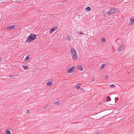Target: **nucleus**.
Listing matches in <instances>:
<instances>
[{
    "instance_id": "26",
    "label": "nucleus",
    "mask_w": 134,
    "mask_h": 134,
    "mask_svg": "<svg viewBox=\"0 0 134 134\" xmlns=\"http://www.w3.org/2000/svg\"><path fill=\"white\" fill-rule=\"evenodd\" d=\"M47 108V106H46L44 108V109H46Z\"/></svg>"
},
{
    "instance_id": "33",
    "label": "nucleus",
    "mask_w": 134,
    "mask_h": 134,
    "mask_svg": "<svg viewBox=\"0 0 134 134\" xmlns=\"http://www.w3.org/2000/svg\"><path fill=\"white\" fill-rule=\"evenodd\" d=\"M101 104V103H99V104Z\"/></svg>"
},
{
    "instance_id": "27",
    "label": "nucleus",
    "mask_w": 134,
    "mask_h": 134,
    "mask_svg": "<svg viewBox=\"0 0 134 134\" xmlns=\"http://www.w3.org/2000/svg\"><path fill=\"white\" fill-rule=\"evenodd\" d=\"M29 112V110H27V112H26V113H28Z\"/></svg>"
},
{
    "instance_id": "22",
    "label": "nucleus",
    "mask_w": 134,
    "mask_h": 134,
    "mask_svg": "<svg viewBox=\"0 0 134 134\" xmlns=\"http://www.w3.org/2000/svg\"><path fill=\"white\" fill-rule=\"evenodd\" d=\"M110 87H115V85L113 84H112L110 86Z\"/></svg>"
},
{
    "instance_id": "8",
    "label": "nucleus",
    "mask_w": 134,
    "mask_h": 134,
    "mask_svg": "<svg viewBox=\"0 0 134 134\" xmlns=\"http://www.w3.org/2000/svg\"><path fill=\"white\" fill-rule=\"evenodd\" d=\"M29 56H30V55H28L24 59L25 62H26L29 59L30 57Z\"/></svg>"
},
{
    "instance_id": "21",
    "label": "nucleus",
    "mask_w": 134,
    "mask_h": 134,
    "mask_svg": "<svg viewBox=\"0 0 134 134\" xmlns=\"http://www.w3.org/2000/svg\"><path fill=\"white\" fill-rule=\"evenodd\" d=\"M59 101H58L54 102V103L56 105H59Z\"/></svg>"
},
{
    "instance_id": "14",
    "label": "nucleus",
    "mask_w": 134,
    "mask_h": 134,
    "mask_svg": "<svg viewBox=\"0 0 134 134\" xmlns=\"http://www.w3.org/2000/svg\"><path fill=\"white\" fill-rule=\"evenodd\" d=\"M85 9L86 10H87L88 11L90 10L91 9L90 7H86Z\"/></svg>"
},
{
    "instance_id": "20",
    "label": "nucleus",
    "mask_w": 134,
    "mask_h": 134,
    "mask_svg": "<svg viewBox=\"0 0 134 134\" xmlns=\"http://www.w3.org/2000/svg\"><path fill=\"white\" fill-rule=\"evenodd\" d=\"M77 33L78 34H80L83 35L84 34L82 32V31H81L80 32L78 31L77 32Z\"/></svg>"
},
{
    "instance_id": "29",
    "label": "nucleus",
    "mask_w": 134,
    "mask_h": 134,
    "mask_svg": "<svg viewBox=\"0 0 134 134\" xmlns=\"http://www.w3.org/2000/svg\"><path fill=\"white\" fill-rule=\"evenodd\" d=\"M96 134H99L98 132H96Z\"/></svg>"
},
{
    "instance_id": "23",
    "label": "nucleus",
    "mask_w": 134,
    "mask_h": 134,
    "mask_svg": "<svg viewBox=\"0 0 134 134\" xmlns=\"http://www.w3.org/2000/svg\"><path fill=\"white\" fill-rule=\"evenodd\" d=\"M112 8L113 9V11H117V9L116 8Z\"/></svg>"
},
{
    "instance_id": "28",
    "label": "nucleus",
    "mask_w": 134,
    "mask_h": 134,
    "mask_svg": "<svg viewBox=\"0 0 134 134\" xmlns=\"http://www.w3.org/2000/svg\"><path fill=\"white\" fill-rule=\"evenodd\" d=\"M2 59V58L1 57L0 58V61H1Z\"/></svg>"
},
{
    "instance_id": "11",
    "label": "nucleus",
    "mask_w": 134,
    "mask_h": 134,
    "mask_svg": "<svg viewBox=\"0 0 134 134\" xmlns=\"http://www.w3.org/2000/svg\"><path fill=\"white\" fill-rule=\"evenodd\" d=\"M130 21L131 22L130 23V25H131V23L133 24L134 23V18H131L130 19Z\"/></svg>"
},
{
    "instance_id": "6",
    "label": "nucleus",
    "mask_w": 134,
    "mask_h": 134,
    "mask_svg": "<svg viewBox=\"0 0 134 134\" xmlns=\"http://www.w3.org/2000/svg\"><path fill=\"white\" fill-rule=\"evenodd\" d=\"M58 29L57 27H55L52 28L50 30L49 32V33L50 34H52V32L54 31L55 30L57 29Z\"/></svg>"
},
{
    "instance_id": "30",
    "label": "nucleus",
    "mask_w": 134,
    "mask_h": 134,
    "mask_svg": "<svg viewBox=\"0 0 134 134\" xmlns=\"http://www.w3.org/2000/svg\"><path fill=\"white\" fill-rule=\"evenodd\" d=\"M69 0H65V1H68Z\"/></svg>"
},
{
    "instance_id": "31",
    "label": "nucleus",
    "mask_w": 134,
    "mask_h": 134,
    "mask_svg": "<svg viewBox=\"0 0 134 134\" xmlns=\"http://www.w3.org/2000/svg\"><path fill=\"white\" fill-rule=\"evenodd\" d=\"M94 80V78H93V80Z\"/></svg>"
},
{
    "instance_id": "9",
    "label": "nucleus",
    "mask_w": 134,
    "mask_h": 134,
    "mask_svg": "<svg viewBox=\"0 0 134 134\" xmlns=\"http://www.w3.org/2000/svg\"><path fill=\"white\" fill-rule=\"evenodd\" d=\"M52 83L50 81H48L47 84V85L48 86H50L52 85Z\"/></svg>"
},
{
    "instance_id": "19",
    "label": "nucleus",
    "mask_w": 134,
    "mask_h": 134,
    "mask_svg": "<svg viewBox=\"0 0 134 134\" xmlns=\"http://www.w3.org/2000/svg\"><path fill=\"white\" fill-rule=\"evenodd\" d=\"M102 42L105 43L106 42V40L104 38H103L102 40Z\"/></svg>"
},
{
    "instance_id": "16",
    "label": "nucleus",
    "mask_w": 134,
    "mask_h": 134,
    "mask_svg": "<svg viewBox=\"0 0 134 134\" xmlns=\"http://www.w3.org/2000/svg\"><path fill=\"white\" fill-rule=\"evenodd\" d=\"M105 64H102L101 65L100 67V69H102L105 66Z\"/></svg>"
},
{
    "instance_id": "4",
    "label": "nucleus",
    "mask_w": 134,
    "mask_h": 134,
    "mask_svg": "<svg viewBox=\"0 0 134 134\" xmlns=\"http://www.w3.org/2000/svg\"><path fill=\"white\" fill-rule=\"evenodd\" d=\"M113 9L112 8H111L110 9V10L106 12L107 13L108 15H110L113 13L117 12V11H113Z\"/></svg>"
},
{
    "instance_id": "17",
    "label": "nucleus",
    "mask_w": 134,
    "mask_h": 134,
    "mask_svg": "<svg viewBox=\"0 0 134 134\" xmlns=\"http://www.w3.org/2000/svg\"><path fill=\"white\" fill-rule=\"evenodd\" d=\"M7 134H10L11 132L8 129H7L6 131Z\"/></svg>"
},
{
    "instance_id": "24",
    "label": "nucleus",
    "mask_w": 134,
    "mask_h": 134,
    "mask_svg": "<svg viewBox=\"0 0 134 134\" xmlns=\"http://www.w3.org/2000/svg\"><path fill=\"white\" fill-rule=\"evenodd\" d=\"M104 78H105V79L106 80H107L109 78L108 76V75L105 76Z\"/></svg>"
},
{
    "instance_id": "25",
    "label": "nucleus",
    "mask_w": 134,
    "mask_h": 134,
    "mask_svg": "<svg viewBox=\"0 0 134 134\" xmlns=\"http://www.w3.org/2000/svg\"><path fill=\"white\" fill-rule=\"evenodd\" d=\"M15 75H10L9 76V77H15Z\"/></svg>"
},
{
    "instance_id": "7",
    "label": "nucleus",
    "mask_w": 134,
    "mask_h": 134,
    "mask_svg": "<svg viewBox=\"0 0 134 134\" xmlns=\"http://www.w3.org/2000/svg\"><path fill=\"white\" fill-rule=\"evenodd\" d=\"M78 68L81 71H83V68L81 65H79L78 66Z\"/></svg>"
},
{
    "instance_id": "35",
    "label": "nucleus",
    "mask_w": 134,
    "mask_h": 134,
    "mask_svg": "<svg viewBox=\"0 0 134 134\" xmlns=\"http://www.w3.org/2000/svg\"><path fill=\"white\" fill-rule=\"evenodd\" d=\"M101 104V103H99V104Z\"/></svg>"
},
{
    "instance_id": "10",
    "label": "nucleus",
    "mask_w": 134,
    "mask_h": 134,
    "mask_svg": "<svg viewBox=\"0 0 134 134\" xmlns=\"http://www.w3.org/2000/svg\"><path fill=\"white\" fill-rule=\"evenodd\" d=\"M71 37L69 34H67L66 37V39L68 40H70Z\"/></svg>"
},
{
    "instance_id": "1",
    "label": "nucleus",
    "mask_w": 134,
    "mask_h": 134,
    "mask_svg": "<svg viewBox=\"0 0 134 134\" xmlns=\"http://www.w3.org/2000/svg\"><path fill=\"white\" fill-rule=\"evenodd\" d=\"M70 54L73 60H76L78 59V56L76 51L75 49H73L72 48H71Z\"/></svg>"
},
{
    "instance_id": "18",
    "label": "nucleus",
    "mask_w": 134,
    "mask_h": 134,
    "mask_svg": "<svg viewBox=\"0 0 134 134\" xmlns=\"http://www.w3.org/2000/svg\"><path fill=\"white\" fill-rule=\"evenodd\" d=\"M122 49V46H120L119 48L118 51L120 52Z\"/></svg>"
},
{
    "instance_id": "13",
    "label": "nucleus",
    "mask_w": 134,
    "mask_h": 134,
    "mask_svg": "<svg viewBox=\"0 0 134 134\" xmlns=\"http://www.w3.org/2000/svg\"><path fill=\"white\" fill-rule=\"evenodd\" d=\"M22 66L25 70H27L28 68V67L27 66H26L25 65H22Z\"/></svg>"
},
{
    "instance_id": "3",
    "label": "nucleus",
    "mask_w": 134,
    "mask_h": 134,
    "mask_svg": "<svg viewBox=\"0 0 134 134\" xmlns=\"http://www.w3.org/2000/svg\"><path fill=\"white\" fill-rule=\"evenodd\" d=\"M75 66H73L71 67L68 70V73H71L73 72H74V70L75 69Z\"/></svg>"
},
{
    "instance_id": "5",
    "label": "nucleus",
    "mask_w": 134,
    "mask_h": 134,
    "mask_svg": "<svg viewBox=\"0 0 134 134\" xmlns=\"http://www.w3.org/2000/svg\"><path fill=\"white\" fill-rule=\"evenodd\" d=\"M15 25H12L6 27V29L8 30H12L15 28Z\"/></svg>"
},
{
    "instance_id": "12",
    "label": "nucleus",
    "mask_w": 134,
    "mask_h": 134,
    "mask_svg": "<svg viewBox=\"0 0 134 134\" xmlns=\"http://www.w3.org/2000/svg\"><path fill=\"white\" fill-rule=\"evenodd\" d=\"M111 100V99L110 97H108L107 98L106 100H105V102L107 101L109 102Z\"/></svg>"
},
{
    "instance_id": "32",
    "label": "nucleus",
    "mask_w": 134,
    "mask_h": 134,
    "mask_svg": "<svg viewBox=\"0 0 134 134\" xmlns=\"http://www.w3.org/2000/svg\"><path fill=\"white\" fill-rule=\"evenodd\" d=\"M128 72V73H129V72Z\"/></svg>"
},
{
    "instance_id": "34",
    "label": "nucleus",
    "mask_w": 134,
    "mask_h": 134,
    "mask_svg": "<svg viewBox=\"0 0 134 134\" xmlns=\"http://www.w3.org/2000/svg\"><path fill=\"white\" fill-rule=\"evenodd\" d=\"M101 104V103H99V104Z\"/></svg>"
},
{
    "instance_id": "15",
    "label": "nucleus",
    "mask_w": 134,
    "mask_h": 134,
    "mask_svg": "<svg viewBox=\"0 0 134 134\" xmlns=\"http://www.w3.org/2000/svg\"><path fill=\"white\" fill-rule=\"evenodd\" d=\"M80 84V83H78L75 86V87L77 89H79L80 88V86L78 85Z\"/></svg>"
},
{
    "instance_id": "2",
    "label": "nucleus",
    "mask_w": 134,
    "mask_h": 134,
    "mask_svg": "<svg viewBox=\"0 0 134 134\" xmlns=\"http://www.w3.org/2000/svg\"><path fill=\"white\" fill-rule=\"evenodd\" d=\"M36 34H31L27 37L26 42L30 43L31 41L35 40L36 38Z\"/></svg>"
}]
</instances>
